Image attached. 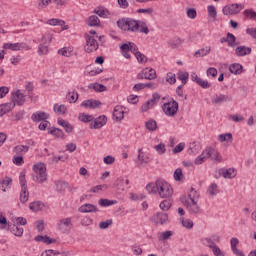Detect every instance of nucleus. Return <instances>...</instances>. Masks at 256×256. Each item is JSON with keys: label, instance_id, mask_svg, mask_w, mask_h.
I'll return each instance as SVG.
<instances>
[{"label": "nucleus", "instance_id": "nucleus-20", "mask_svg": "<svg viewBox=\"0 0 256 256\" xmlns=\"http://www.w3.org/2000/svg\"><path fill=\"white\" fill-rule=\"evenodd\" d=\"M220 175L224 179H235L237 177V170L235 168H228L220 170Z\"/></svg>", "mask_w": 256, "mask_h": 256}, {"label": "nucleus", "instance_id": "nucleus-24", "mask_svg": "<svg viewBox=\"0 0 256 256\" xmlns=\"http://www.w3.org/2000/svg\"><path fill=\"white\" fill-rule=\"evenodd\" d=\"M207 193L209 197H215L216 195H219V185H217L215 182L211 183L207 188Z\"/></svg>", "mask_w": 256, "mask_h": 256}, {"label": "nucleus", "instance_id": "nucleus-11", "mask_svg": "<svg viewBox=\"0 0 256 256\" xmlns=\"http://www.w3.org/2000/svg\"><path fill=\"white\" fill-rule=\"evenodd\" d=\"M241 9H243V5L235 3L224 6L222 9V13H224V15H237L241 13Z\"/></svg>", "mask_w": 256, "mask_h": 256}, {"label": "nucleus", "instance_id": "nucleus-49", "mask_svg": "<svg viewBox=\"0 0 256 256\" xmlns=\"http://www.w3.org/2000/svg\"><path fill=\"white\" fill-rule=\"evenodd\" d=\"M92 87L96 93H103V91H107V87L103 84L94 83Z\"/></svg>", "mask_w": 256, "mask_h": 256}, {"label": "nucleus", "instance_id": "nucleus-16", "mask_svg": "<svg viewBox=\"0 0 256 256\" xmlns=\"http://www.w3.org/2000/svg\"><path fill=\"white\" fill-rule=\"evenodd\" d=\"M31 119L34 123H41V121L43 122L49 119V114L43 111H38L31 115Z\"/></svg>", "mask_w": 256, "mask_h": 256}, {"label": "nucleus", "instance_id": "nucleus-27", "mask_svg": "<svg viewBox=\"0 0 256 256\" xmlns=\"http://www.w3.org/2000/svg\"><path fill=\"white\" fill-rule=\"evenodd\" d=\"M227 44H228V47L232 49L237 47V45H239V43H237V37H235L231 32L227 33Z\"/></svg>", "mask_w": 256, "mask_h": 256}, {"label": "nucleus", "instance_id": "nucleus-54", "mask_svg": "<svg viewBox=\"0 0 256 256\" xmlns=\"http://www.w3.org/2000/svg\"><path fill=\"white\" fill-rule=\"evenodd\" d=\"M79 119L82 121V123H91V121H93V116L89 114H81Z\"/></svg>", "mask_w": 256, "mask_h": 256}, {"label": "nucleus", "instance_id": "nucleus-34", "mask_svg": "<svg viewBox=\"0 0 256 256\" xmlns=\"http://www.w3.org/2000/svg\"><path fill=\"white\" fill-rule=\"evenodd\" d=\"M145 128L148 131H157V121L150 119L145 122Z\"/></svg>", "mask_w": 256, "mask_h": 256}, {"label": "nucleus", "instance_id": "nucleus-35", "mask_svg": "<svg viewBox=\"0 0 256 256\" xmlns=\"http://www.w3.org/2000/svg\"><path fill=\"white\" fill-rule=\"evenodd\" d=\"M168 45L171 47V49H177V47H181V45H183V40L181 38H175L170 40Z\"/></svg>", "mask_w": 256, "mask_h": 256}, {"label": "nucleus", "instance_id": "nucleus-22", "mask_svg": "<svg viewBox=\"0 0 256 256\" xmlns=\"http://www.w3.org/2000/svg\"><path fill=\"white\" fill-rule=\"evenodd\" d=\"M232 99L233 98L229 95L220 94L216 96L214 100H212V103H214L215 105H219L220 103H229V101H232Z\"/></svg>", "mask_w": 256, "mask_h": 256}, {"label": "nucleus", "instance_id": "nucleus-25", "mask_svg": "<svg viewBox=\"0 0 256 256\" xmlns=\"http://www.w3.org/2000/svg\"><path fill=\"white\" fill-rule=\"evenodd\" d=\"M35 241H37L38 243H45L46 245H51V243H56L57 240L52 239L47 235H38L35 237Z\"/></svg>", "mask_w": 256, "mask_h": 256}, {"label": "nucleus", "instance_id": "nucleus-44", "mask_svg": "<svg viewBox=\"0 0 256 256\" xmlns=\"http://www.w3.org/2000/svg\"><path fill=\"white\" fill-rule=\"evenodd\" d=\"M178 79L182 81V85H187V79H189V73L180 71L178 72Z\"/></svg>", "mask_w": 256, "mask_h": 256}, {"label": "nucleus", "instance_id": "nucleus-39", "mask_svg": "<svg viewBox=\"0 0 256 256\" xmlns=\"http://www.w3.org/2000/svg\"><path fill=\"white\" fill-rule=\"evenodd\" d=\"M87 24L89 25V27H98L99 17H97L96 15L90 16L87 20Z\"/></svg>", "mask_w": 256, "mask_h": 256}, {"label": "nucleus", "instance_id": "nucleus-45", "mask_svg": "<svg viewBox=\"0 0 256 256\" xmlns=\"http://www.w3.org/2000/svg\"><path fill=\"white\" fill-rule=\"evenodd\" d=\"M208 16L211 17V19H217V8L213 5H209L207 7Z\"/></svg>", "mask_w": 256, "mask_h": 256}, {"label": "nucleus", "instance_id": "nucleus-31", "mask_svg": "<svg viewBox=\"0 0 256 256\" xmlns=\"http://www.w3.org/2000/svg\"><path fill=\"white\" fill-rule=\"evenodd\" d=\"M29 151V146L27 145H18L14 147V153H16V155H25V153H27Z\"/></svg>", "mask_w": 256, "mask_h": 256}, {"label": "nucleus", "instance_id": "nucleus-29", "mask_svg": "<svg viewBox=\"0 0 256 256\" xmlns=\"http://www.w3.org/2000/svg\"><path fill=\"white\" fill-rule=\"evenodd\" d=\"M211 53V46H206L205 48L199 49L194 53V57H206V55H209Z\"/></svg>", "mask_w": 256, "mask_h": 256}, {"label": "nucleus", "instance_id": "nucleus-21", "mask_svg": "<svg viewBox=\"0 0 256 256\" xmlns=\"http://www.w3.org/2000/svg\"><path fill=\"white\" fill-rule=\"evenodd\" d=\"M80 213H98L99 208L93 204H83L79 208Z\"/></svg>", "mask_w": 256, "mask_h": 256}, {"label": "nucleus", "instance_id": "nucleus-4", "mask_svg": "<svg viewBox=\"0 0 256 256\" xmlns=\"http://www.w3.org/2000/svg\"><path fill=\"white\" fill-rule=\"evenodd\" d=\"M180 201L186 207L190 215H199V213H201V208L199 204H197V201H190L187 196H182Z\"/></svg>", "mask_w": 256, "mask_h": 256}, {"label": "nucleus", "instance_id": "nucleus-28", "mask_svg": "<svg viewBox=\"0 0 256 256\" xmlns=\"http://www.w3.org/2000/svg\"><path fill=\"white\" fill-rule=\"evenodd\" d=\"M229 71L234 75H241V73H243V66L239 63L231 64L229 67Z\"/></svg>", "mask_w": 256, "mask_h": 256}, {"label": "nucleus", "instance_id": "nucleus-50", "mask_svg": "<svg viewBox=\"0 0 256 256\" xmlns=\"http://www.w3.org/2000/svg\"><path fill=\"white\" fill-rule=\"evenodd\" d=\"M110 225H113V219L102 221L98 224L99 229H109Z\"/></svg>", "mask_w": 256, "mask_h": 256}, {"label": "nucleus", "instance_id": "nucleus-62", "mask_svg": "<svg viewBox=\"0 0 256 256\" xmlns=\"http://www.w3.org/2000/svg\"><path fill=\"white\" fill-rule=\"evenodd\" d=\"M217 70H216V68L215 67H210V68H208L207 69V71H206V75L208 76V77H217Z\"/></svg>", "mask_w": 256, "mask_h": 256}, {"label": "nucleus", "instance_id": "nucleus-46", "mask_svg": "<svg viewBox=\"0 0 256 256\" xmlns=\"http://www.w3.org/2000/svg\"><path fill=\"white\" fill-rule=\"evenodd\" d=\"M48 25H53V26L58 25L59 27H63V25H65V21L57 18H52L48 20Z\"/></svg>", "mask_w": 256, "mask_h": 256}, {"label": "nucleus", "instance_id": "nucleus-23", "mask_svg": "<svg viewBox=\"0 0 256 256\" xmlns=\"http://www.w3.org/2000/svg\"><path fill=\"white\" fill-rule=\"evenodd\" d=\"M48 133L54 137H57V139H65V132L59 128L50 127L48 128Z\"/></svg>", "mask_w": 256, "mask_h": 256}, {"label": "nucleus", "instance_id": "nucleus-2", "mask_svg": "<svg viewBox=\"0 0 256 256\" xmlns=\"http://www.w3.org/2000/svg\"><path fill=\"white\" fill-rule=\"evenodd\" d=\"M117 25L123 31H131L132 33H144V35H149V27L143 20L122 18L121 20L117 21Z\"/></svg>", "mask_w": 256, "mask_h": 256}, {"label": "nucleus", "instance_id": "nucleus-48", "mask_svg": "<svg viewBox=\"0 0 256 256\" xmlns=\"http://www.w3.org/2000/svg\"><path fill=\"white\" fill-rule=\"evenodd\" d=\"M115 185L117 189H120V191H125V178L120 177L116 180Z\"/></svg>", "mask_w": 256, "mask_h": 256}, {"label": "nucleus", "instance_id": "nucleus-10", "mask_svg": "<svg viewBox=\"0 0 256 256\" xmlns=\"http://www.w3.org/2000/svg\"><path fill=\"white\" fill-rule=\"evenodd\" d=\"M137 79L153 81V79H157V72L153 68H144L140 73L137 74Z\"/></svg>", "mask_w": 256, "mask_h": 256}, {"label": "nucleus", "instance_id": "nucleus-33", "mask_svg": "<svg viewBox=\"0 0 256 256\" xmlns=\"http://www.w3.org/2000/svg\"><path fill=\"white\" fill-rule=\"evenodd\" d=\"M188 201H197V199H199V197H201V195L199 194V192L197 190H195V188H191L188 196H186Z\"/></svg>", "mask_w": 256, "mask_h": 256}, {"label": "nucleus", "instance_id": "nucleus-52", "mask_svg": "<svg viewBox=\"0 0 256 256\" xmlns=\"http://www.w3.org/2000/svg\"><path fill=\"white\" fill-rule=\"evenodd\" d=\"M49 52V47L47 44H40L38 47V53L39 55H47Z\"/></svg>", "mask_w": 256, "mask_h": 256}, {"label": "nucleus", "instance_id": "nucleus-38", "mask_svg": "<svg viewBox=\"0 0 256 256\" xmlns=\"http://www.w3.org/2000/svg\"><path fill=\"white\" fill-rule=\"evenodd\" d=\"M66 99L67 101H69V103H77V99H79V94L77 93V91L69 92L66 95Z\"/></svg>", "mask_w": 256, "mask_h": 256}, {"label": "nucleus", "instance_id": "nucleus-58", "mask_svg": "<svg viewBox=\"0 0 256 256\" xmlns=\"http://www.w3.org/2000/svg\"><path fill=\"white\" fill-rule=\"evenodd\" d=\"M167 83H170V85H173L177 82V79L175 78V74L169 72L166 76Z\"/></svg>", "mask_w": 256, "mask_h": 256}, {"label": "nucleus", "instance_id": "nucleus-59", "mask_svg": "<svg viewBox=\"0 0 256 256\" xmlns=\"http://www.w3.org/2000/svg\"><path fill=\"white\" fill-rule=\"evenodd\" d=\"M135 57L138 63H147V56H145V54L140 52V53H137Z\"/></svg>", "mask_w": 256, "mask_h": 256}, {"label": "nucleus", "instance_id": "nucleus-3", "mask_svg": "<svg viewBox=\"0 0 256 256\" xmlns=\"http://www.w3.org/2000/svg\"><path fill=\"white\" fill-rule=\"evenodd\" d=\"M33 171L36 175L37 183H45L47 181V166L44 163H37L33 165Z\"/></svg>", "mask_w": 256, "mask_h": 256}, {"label": "nucleus", "instance_id": "nucleus-1", "mask_svg": "<svg viewBox=\"0 0 256 256\" xmlns=\"http://www.w3.org/2000/svg\"><path fill=\"white\" fill-rule=\"evenodd\" d=\"M146 191L150 195H159L161 199H171L173 197V187L163 179L156 180V183L147 184Z\"/></svg>", "mask_w": 256, "mask_h": 256}, {"label": "nucleus", "instance_id": "nucleus-8", "mask_svg": "<svg viewBox=\"0 0 256 256\" xmlns=\"http://www.w3.org/2000/svg\"><path fill=\"white\" fill-rule=\"evenodd\" d=\"M56 227L58 231H61V233H69L73 228V218H61L58 220Z\"/></svg>", "mask_w": 256, "mask_h": 256}, {"label": "nucleus", "instance_id": "nucleus-19", "mask_svg": "<svg viewBox=\"0 0 256 256\" xmlns=\"http://www.w3.org/2000/svg\"><path fill=\"white\" fill-rule=\"evenodd\" d=\"M143 149L138 150V160L136 161V164L139 168L148 165L149 163V156L145 155V153L142 152Z\"/></svg>", "mask_w": 256, "mask_h": 256}, {"label": "nucleus", "instance_id": "nucleus-18", "mask_svg": "<svg viewBox=\"0 0 256 256\" xmlns=\"http://www.w3.org/2000/svg\"><path fill=\"white\" fill-rule=\"evenodd\" d=\"M253 53V50L249 46H238L235 49V55L237 57H245L247 55H251Z\"/></svg>", "mask_w": 256, "mask_h": 256}, {"label": "nucleus", "instance_id": "nucleus-6", "mask_svg": "<svg viewBox=\"0 0 256 256\" xmlns=\"http://www.w3.org/2000/svg\"><path fill=\"white\" fill-rule=\"evenodd\" d=\"M162 111L167 115V117H175L177 111H179V103L175 100L166 102L162 105Z\"/></svg>", "mask_w": 256, "mask_h": 256}, {"label": "nucleus", "instance_id": "nucleus-13", "mask_svg": "<svg viewBox=\"0 0 256 256\" xmlns=\"http://www.w3.org/2000/svg\"><path fill=\"white\" fill-rule=\"evenodd\" d=\"M151 220L157 225H165V223L169 221V215L164 212H158L151 218Z\"/></svg>", "mask_w": 256, "mask_h": 256}, {"label": "nucleus", "instance_id": "nucleus-43", "mask_svg": "<svg viewBox=\"0 0 256 256\" xmlns=\"http://www.w3.org/2000/svg\"><path fill=\"white\" fill-rule=\"evenodd\" d=\"M54 111H57L58 115H65L67 113V106L65 104H55Z\"/></svg>", "mask_w": 256, "mask_h": 256}, {"label": "nucleus", "instance_id": "nucleus-42", "mask_svg": "<svg viewBox=\"0 0 256 256\" xmlns=\"http://www.w3.org/2000/svg\"><path fill=\"white\" fill-rule=\"evenodd\" d=\"M205 159H208L207 155H206V150H203V152L201 153V155H199L194 163L195 165H203V163H205Z\"/></svg>", "mask_w": 256, "mask_h": 256}, {"label": "nucleus", "instance_id": "nucleus-9", "mask_svg": "<svg viewBox=\"0 0 256 256\" xmlns=\"http://www.w3.org/2000/svg\"><path fill=\"white\" fill-rule=\"evenodd\" d=\"M86 37V45L84 47L86 53H93L99 49V43L97 42V39H95V36H89L85 35Z\"/></svg>", "mask_w": 256, "mask_h": 256}, {"label": "nucleus", "instance_id": "nucleus-15", "mask_svg": "<svg viewBox=\"0 0 256 256\" xmlns=\"http://www.w3.org/2000/svg\"><path fill=\"white\" fill-rule=\"evenodd\" d=\"M114 121H123L125 119V108L121 105L115 106L113 110Z\"/></svg>", "mask_w": 256, "mask_h": 256}, {"label": "nucleus", "instance_id": "nucleus-26", "mask_svg": "<svg viewBox=\"0 0 256 256\" xmlns=\"http://www.w3.org/2000/svg\"><path fill=\"white\" fill-rule=\"evenodd\" d=\"M15 107L13 103L0 104V117H3L6 113H9Z\"/></svg>", "mask_w": 256, "mask_h": 256}, {"label": "nucleus", "instance_id": "nucleus-12", "mask_svg": "<svg viewBox=\"0 0 256 256\" xmlns=\"http://www.w3.org/2000/svg\"><path fill=\"white\" fill-rule=\"evenodd\" d=\"M205 151L206 156L208 157V159H211V161H217V163H221V161H223V156H221V154H219L217 150L211 147H207Z\"/></svg>", "mask_w": 256, "mask_h": 256}, {"label": "nucleus", "instance_id": "nucleus-51", "mask_svg": "<svg viewBox=\"0 0 256 256\" xmlns=\"http://www.w3.org/2000/svg\"><path fill=\"white\" fill-rule=\"evenodd\" d=\"M154 149L156 153H158V155H165V151H167V149L165 148V144L163 143L156 145Z\"/></svg>", "mask_w": 256, "mask_h": 256}, {"label": "nucleus", "instance_id": "nucleus-30", "mask_svg": "<svg viewBox=\"0 0 256 256\" xmlns=\"http://www.w3.org/2000/svg\"><path fill=\"white\" fill-rule=\"evenodd\" d=\"M43 207H45V204H43V202H41V201H35V202L30 203V205H29V209H31V211H34L36 213L41 211V209H43Z\"/></svg>", "mask_w": 256, "mask_h": 256}, {"label": "nucleus", "instance_id": "nucleus-37", "mask_svg": "<svg viewBox=\"0 0 256 256\" xmlns=\"http://www.w3.org/2000/svg\"><path fill=\"white\" fill-rule=\"evenodd\" d=\"M10 231L16 237H21V235H23V228L19 227L18 225H15V224L10 226Z\"/></svg>", "mask_w": 256, "mask_h": 256}, {"label": "nucleus", "instance_id": "nucleus-56", "mask_svg": "<svg viewBox=\"0 0 256 256\" xmlns=\"http://www.w3.org/2000/svg\"><path fill=\"white\" fill-rule=\"evenodd\" d=\"M174 179L175 181H181L183 179V169L177 168L174 171Z\"/></svg>", "mask_w": 256, "mask_h": 256}, {"label": "nucleus", "instance_id": "nucleus-7", "mask_svg": "<svg viewBox=\"0 0 256 256\" xmlns=\"http://www.w3.org/2000/svg\"><path fill=\"white\" fill-rule=\"evenodd\" d=\"M20 185H21V192H20V203H27L29 201V190L27 188V180L25 179V172L20 173Z\"/></svg>", "mask_w": 256, "mask_h": 256}, {"label": "nucleus", "instance_id": "nucleus-17", "mask_svg": "<svg viewBox=\"0 0 256 256\" xmlns=\"http://www.w3.org/2000/svg\"><path fill=\"white\" fill-rule=\"evenodd\" d=\"M107 125V116H99L94 122L90 124V129H101V127Z\"/></svg>", "mask_w": 256, "mask_h": 256}, {"label": "nucleus", "instance_id": "nucleus-5", "mask_svg": "<svg viewBox=\"0 0 256 256\" xmlns=\"http://www.w3.org/2000/svg\"><path fill=\"white\" fill-rule=\"evenodd\" d=\"M120 50L121 53L123 55V57H125V59H130L131 58V54H129V51H131V53H133V55H137V53L139 52V48L137 47L136 43L133 42H128V43H124L120 46Z\"/></svg>", "mask_w": 256, "mask_h": 256}, {"label": "nucleus", "instance_id": "nucleus-36", "mask_svg": "<svg viewBox=\"0 0 256 256\" xmlns=\"http://www.w3.org/2000/svg\"><path fill=\"white\" fill-rule=\"evenodd\" d=\"M117 204L116 200H109V199H100L98 201V205H100V207H111V205H115Z\"/></svg>", "mask_w": 256, "mask_h": 256}, {"label": "nucleus", "instance_id": "nucleus-57", "mask_svg": "<svg viewBox=\"0 0 256 256\" xmlns=\"http://www.w3.org/2000/svg\"><path fill=\"white\" fill-rule=\"evenodd\" d=\"M197 85H199V87H201L202 89H209L211 87V83H209V81L207 80H203L202 78L198 80Z\"/></svg>", "mask_w": 256, "mask_h": 256}, {"label": "nucleus", "instance_id": "nucleus-40", "mask_svg": "<svg viewBox=\"0 0 256 256\" xmlns=\"http://www.w3.org/2000/svg\"><path fill=\"white\" fill-rule=\"evenodd\" d=\"M218 141H220V143H225L227 141H233V134H231V133L220 134L218 136Z\"/></svg>", "mask_w": 256, "mask_h": 256}, {"label": "nucleus", "instance_id": "nucleus-53", "mask_svg": "<svg viewBox=\"0 0 256 256\" xmlns=\"http://www.w3.org/2000/svg\"><path fill=\"white\" fill-rule=\"evenodd\" d=\"M3 49H10V51H18V42L17 43H4Z\"/></svg>", "mask_w": 256, "mask_h": 256}, {"label": "nucleus", "instance_id": "nucleus-55", "mask_svg": "<svg viewBox=\"0 0 256 256\" xmlns=\"http://www.w3.org/2000/svg\"><path fill=\"white\" fill-rule=\"evenodd\" d=\"M52 39H53V36L51 34L47 33L42 37L41 44L49 45V43H51Z\"/></svg>", "mask_w": 256, "mask_h": 256}, {"label": "nucleus", "instance_id": "nucleus-61", "mask_svg": "<svg viewBox=\"0 0 256 256\" xmlns=\"http://www.w3.org/2000/svg\"><path fill=\"white\" fill-rule=\"evenodd\" d=\"M13 163L14 165L21 166L23 163H25V160H23V156L18 155L13 157Z\"/></svg>", "mask_w": 256, "mask_h": 256}, {"label": "nucleus", "instance_id": "nucleus-47", "mask_svg": "<svg viewBox=\"0 0 256 256\" xmlns=\"http://www.w3.org/2000/svg\"><path fill=\"white\" fill-rule=\"evenodd\" d=\"M58 53L59 55H62L63 57H71L73 54V50L67 48V47H64V48H61L60 50H58Z\"/></svg>", "mask_w": 256, "mask_h": 256}, {"label": "nucleus", "instance_id": "nucleus-63", "mask_svg": "<svg viewBox=\"0 0 256 256\" xmlns=\"http://www.w3.org/2000/svg\"><path fill=\"white\" fill-rule=\"evenodd\" d=\"M210 249H212L213 255H215V256H223V252L221 251V248L217 247V245L216 246H210Z\"/></svg>", "mask_w": 256, "mask_h": 256}, {"label": "nucleus", "instance_id": "nucleus-64", "mask_svg": "<svg viewBox=\"0 0 256 256\" xmlns=\"http://www.w3.org/2000/svg\"><path fill=\"white\" fill-rule=\"evenodd\" d=\"M244 15H246V17H249L250 19H253L254 21L256 19V12L253 10H245Z\"/></svg>", "mask_w": 256, "mask_h": 256}, {"label": "nucleus", "instance_id": "nucleus-14", "mask_svg": "<svg viewBox=\"0 0 256 256\" xmlns=\"http://www.w3.org/2000/svg\"><path fill=\"white\" fill-rule=\"evenodd\" d=\"M11 99L13 105H23L25 103V95L21 92V90H17L15 93L11 94Z\"/></svg>", "mask_w": 256, "mask_h": 256}, {"label": "nucleus", "instance_id": "nucleus-41", "mask_svg": "<svg viewBox=\"0 0 256 256\" xmlns=\"http://www.w3.org/2000/svg\"><path fill=\"white\" fill-rule=\"evenodd\" d=\"M171 200L169 198H166V200H163L161 203H160V209L162 211H169L171 209Z\"/></svg>", "mask_w": 256, "mask_h": 256}, {"label": "nucleus", "instance_id": "nucleus-32", "mask_svg": "<svg viewBox=\"0 0 256 256\" xmlns=\"http://www.w3.org/2000/svg\"><path fill=\"white\" fill-rule=\"evenodd\" d=\"M67 189H69V183L63 181H58L56 183V191L58 193H65V190Z\"/></svg>", "mask_w": 256, "mask_h": 256}, {"label": "nucleus", "instance_id": "nucleus-60", "mask_svg": "<svg viewBox=\"0 0 256 256\" xmlns=\"http://www.w3.org/2000/svg\"><path fill=\"white\" fill-rule=\"evenodd\" d=\"M182 225L183 227H185L186 229H193V222L191 221V219H183L182 218Z\"/></svg>", "mask_w": 256, "mask_h": 256}]
</instances>
